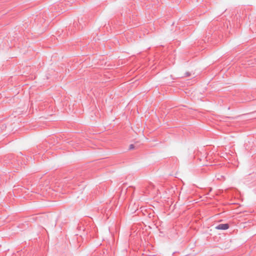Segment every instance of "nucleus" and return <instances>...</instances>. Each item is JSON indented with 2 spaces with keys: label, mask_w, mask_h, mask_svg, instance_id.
<instances>
[{
  "label": "nucleus",
  "mask_w": 256,
  "mask_h": 256,
  "mask_svg": "<svg viewBox=\"0 0 256 256\" xmlns=\"http://www.w3.org/2000/svg\"><path fill=\"white\" fill-rule=\"evenodd\" d=\"M229 228V226L228 224H220L219 225H218V226H216V229H218V230H227Z\"/></svg>",
  "instance_id": "f257e3e1"
},
{
  "label": "nucleus",
  "mask_w": 256,
  "mask_h": 256,
  "mask_svg": "<svg viewBox=\"0 0 256 256\" xmlns=\"http://www.w3.org/2000/svg\"><path fill=\"white\" fill-rule=\"evenodd\" d=\"M130 149H132V148H134V145H133V144H131V145H130Z\"/></svg>",
  "instance_id": "f03ea898"
}]
</instances>
